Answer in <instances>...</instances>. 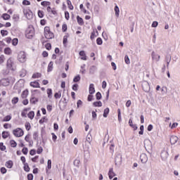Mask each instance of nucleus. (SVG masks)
Instances as JSON below:
<instances>
[{
    "instance_id": "1",
    "label": "nucleus",
    "mask_w": 180,
    "mask_h": 180,
    "mask_svg": "<svg viewBox=\"0 0 180 180\" xmlns=\"http://www.w3.org/2000/svg\"><path fill=\"white\" fill-rule=\"evenodd\" d=\"M34 36V28L33 26H29L25 31V37L27 39H32Z\"/></svg>"
},
{
    "instance_id": "2",
    "label": "nucleus",
    "mask_w": 180,
    "mask_h": 180,
    "mask_svg": "<svg viewBox=\"0 0 180 180\" xmlns=\"http://www.w3.org/2000/svg\"><path fill=\"white\" fill-rule=\"evenodd\" d=\"M18 60L20 63H25L26 61V53L25 51H20L18 56Z\"/></svg>"
},
{
    "instance_id": "3",
    "label": "nucleus",
    "mask_w": 180,
    "mask_h": 180,
    "mask_svg": "<svg viewBox=\"0 0 180 180\" xmlns=\"http://www.w3.org/2000/svg\"><path fill=\"white\" fill-rule=\"evenodd\" d=\"M13 134H14L15 137H22V136L24 134V132L22 129L17 128L13 131Z\"/></svg>"
},
{
    "instance_id": "4",
    "label": "nucleus",
    "mask_w": 180,
    "mask_h": 180,
    "mask_svg": "<svg viewBox=\"0 0 180 180\" xmlns=\"http://www.w3.org/2000/svg\"><path fill=\"white\" fill-rule=\"evenodd\" d=\"M23 13L27 19H32L33 18V13L30 9H24Z\"/></svg>"
},
{
    "instance_id": "5",
    "label": "nucleus",
    "mask_w": 180,
    "mask_h": 180,
    "mask_svg": "<svg viewBox=\"0 0 180 180\" xmlns=\"http://www.w3.org/2000/svg\"><path fill=\"white\" fill-rule=\"evenodd\" d=\"M142 88L144 92H150V84H148V82L143 81L142 82Z\"/></svg>"
},
{
    "instance_id": "6",
    "label": "nucleus",
    "mask_w": 180,
    "mask_h": 180,
    "mask_svg": "<svg viewBox=\"0 0 180 180\" xmlns=\"http://www.w3.org/2000/svg\"><path fill=\"white\" fill-rule=\"evenodd\" d=\"M115 165H117L120 167V165H122V154L118 153L115 157Z\"/></svg>"
},
{
    "instance_id": "7",
    "label": "nucleus",
    "mask_w": 180,
    "mask_h": 180,
    "mask_svg": "<svg viewBox=\"0 0 180 180\" xmlns=\"http://www.w3.org/2000/svg\"><path fill=\"white\" fill-rule=\"evenodd\" d=\"M169 155V154L168 153V150H163L160 154V157L163 161H165V160L168 158Z\"/></svg>"
},
{
    "instance_id": "8",
    "label": "nucleus",
    "mask_w": 180,
    "mask_h": 180,
    "mask_svg": "<svg viewBox=\"0 0 180 180\" xmlns=\"http://www.w3.org/2000/svg\"><path fill=\"white\" fill-rule=\"evenodd\" d=\"M140 160H141V162H142V164H146V162H147V161H148V157L147 156V155L146 153H142L140 155Z\"/></svg>"
},
{
    "instance_id": "9",
    "label": "nucleus",
    "mask_w": 180,
    "mask_h": 180,
    "mask_svg": "<svg viewBox=\"0 0 180 180\" xmlns=\"http://www.w3.org/2000/svg\"><path fill=\"white\" fill-rule=\"evenodd\" d=\"M170 143L172 146H174V144H176L178 142V136L175 135H172L169 138Z\"/></svg>"
},
{
    "instance_id": "10",
    "label": "nucleus",
    "mask_w": 180,
    "mask_h": 180,
    "mask_svg": "<svg viewBox=\"0 0 180 180\" xmlns=\"http://www.w3.org/2000/svg\"><path fill=\"white\" fill-rule=\"evenodd\" d=\"M152 56V60H155V61H160V58H161V56L160 55L155 54V52L153 51L151 53Z\"/></svg>"
},
{
    "instance_id": "11",
    "label": "nucleus",
    "mask_w": 180,
    "mask_h": 180,
    "mask_svg": "<svg viewBox=\"0 0 180 180\" xmlns=\"http://www.w3.org/2000/svg\"><path fill=\"white\" fill-rule=\"evenodd\" d=\"M89 92L90 95H94V94H95V87H94V84H91L89 85Z\"/></svg>"
},
{
    "instance_id": "12",
    "label": "nucleus",
    "mask_w": 180,
    "mask_h": 180,
    "mask_svg": "<svg viewBox=\"0 0 180 180\" xmlns=\"http://www.w3.org/2000/svg\"><path fill=\"white\" fill-rule=\"evenodd\" d=\"M7 67L8 68H11V70H13V60H12V58H9L7 60Z\"/></svg>"
},
{
    "instance_id": "13",
    "label": "nucleus",
    "mask_w": 180,
    "mask_h": 180,
    "mask_svg": "<svg viewBox=\"0 0 180 180\" xmlns=\"http://www.w3.org/2000/svg\"><path fill=\"white\" fill-rule=\"evenodd\" d=\"M116 174L113 172V168H110L108 172V176L110 179H112L113 176H115Z\"/></svg>"
},
{
    "instance_id": "14",
    "label": "nucleus",
    "mask_w": 180,
    "mask_h": 180,
    "mask_svg": "<svg viewBox=\"0 0 180 180\" xmlns=\"http://www.w3.org/2000/svg\"><path fill=\"white\" fill-rule=\"evenodd\" d=\"M30 86H32V88H40V84L38 82H30Z\"/></svg>"
},
{
    "instance_id": "15",
    "label": "nucleus",
    "mask_w": 180,
    "mask_h": 180,
    "mask_svg": "<svg viewBox=\"0 0 180 180\" xmlns=\"http://www.w3.org/2000/svg\"><path fill=\"white\" fill-rule=\"evenodd\" d=\"M46 39H53V37H54V34H53V32H51V31L50 32H48L46 34H44Z\"/></svg>"
},
{
    "instance_id": "16",
    "label": "nucleus",
    "mask_w": 180,
    "mask_h": 180,
    "mask_svg": "<svg viewBox=\"0 0 180 180\" xmlns=\"http://www.w3.org/2000/svg\"><path fill=\"white\" fill-rule=\"evenodd\" d=\"M129 124L131 127H132V129H134V130H137L138 129L137 125L133 124V120H131V119H129Z\"/></svg>"
},
{
    "instance_id": "17",
    "label": "nucleus",
    "mask_w": 180,
    "mask_h": 180,
    "mask_svg": "<svg viewBox=\"0 0 180 180\" xmlns=\"http://www.w3.org/2000/svg\"><path fill=\"white\" fill-rule=\"evenodd\" d=\"M77 23L79 25V26H82L84 25V20L82 18L79 17V15L77 16Z\"/></svg>"
},
{
    "instance_id": "18",
    "label": "nucleus",
    "mask_w": 180,
    "mask_h": 180,
    "mask_svg": "<svg viewBox=\"0 0 180 180\" xmlns=\"http://www.w3.org/2000/svg\"><path fill=\"white\" fill-rule=\"evenodd\" d=\"M6 167L7 168H12L13 167V162L12 160H8L6 162Z\"/></svg>"
},
{
    "instance_id": "19",
    "label": "nucleus",
    "mask_w": 180,
    "mask_h": 180,
    "mask_svg": "<svg viewBox=\"0 0 180 180\" xmlns=\"http://www.w3.org/2000/svg\"><path fill=\"white\" fill-rule=\"evenodd\" d=\"M93 105L96 108H101L102 106V102L101 101H95L93 103Z\"/></svg>"
},
{
    "instance_id": "20",
    "label": "nucleus",
    "mask_w": 180,
    "mask_h": 180,
    "mask_svg": "<svg viewBox=\"0 0 180 180\" xmlns=\"http://www.w3.org/2000/svg\"><path fill=\"white\" fill-rule=\"evenodd\" d=\"M114 11L115 12V16H117V18H119V13L120 12V10L119 9V6H115Z\"/></svg>"
},
{
    "instance_id": "21",
    "label": "nucleus",
    "mask_w": 180,
    "mask_h": 180,
    "mask_svg": "<svg viewBox=\"0 0 180 180\" xmlns=\"http://www.w3.org/2000/svg\"><path fill=\"white\" fill-rule=\"evenodd\" d=\"M2 18L4 20H9V19H11V15L8 13H4Z\"/></svg>"
},
{
    "instance_id": "22",
    "label": "nucleus",
    "mask_w": 180,
    "mask_h": 180,
    "mask_svg": "<svg viewBox=\"0 0 180 180\" xmlns=\"http://www.w3.org/2000/svg\"><path fill=\"white\" fill-rule=\"evenodd\" d=\"M67 5H68L69 9H70V11H72L74 9V6H72L71 1L67 0Z\"/></svg>"
},
{
    "instance_id": "23",
    "label": "nucleus",
    "mask_w": 180,
    "mask_h": 180,
    "mask_svg": "<svg viewBox=\"0 0 180 180\" xmlns=\"http://www.w3.org/2000/svg\"><path fill=\"white\" fill-rule=\"evenodd\" d=\"M29 119H31V120H33L34 117V111H30L27 115Z\"/></svg>"
},
{
    "instance_id": "24",
    "label": "nucleus",
    "mask_w": 180,
    "mask_h": 180,
    "mask_svg": "<svg viewBox=\"0 0 180 180\" xmlns=\"http://www.w3.org/2000/svg\"><path fill=\"white\" fill-rule=\"evenodd\" d=\"M47 94H48V98L51 99L53 96V90L51 89H47Z\"/></svg>"
},
{
    "instance_id": "25",
    "label": "nucleus",
    "mask_w": 180,
    "mask_h": 180,
    "mask_svg": "<svg viewBox=\"0 0 180 180\" xmlns=\"http://www.w3.org/2000/svg\"><path fill=\"white\" fill-rule=\"evenodd\" d=\"M86 140L87 141V143H89V144H91V141H92V135H91L90 134H89L86 136Z\"/></svg>"
},
{
    "instance_id": "26",
    "label": "nucleus",
    "mask_w": 180,
    "mask_h": 180,
    "mask_svg": "<svg viewBox=\"0 0 180 180\" xmlns=\"http://www.w3.org/2000/svg\"><path fill=\"white\" fill-rule=\"evenodd\" d=\"M37 102H39V99L34 97H32L30 98V103H32L33 105H35Z\"/></svg>"
},
{
    "instance_id": "27",
    "label": "nucleus",
    "mask_w": 180,
    "mask_h": 180,
    "mask_svg": "<svg viewBox=\"0 0 180 180\" xmlns=\"http://www.w3.org/2000/svg\"><path fill=\"white\" fill-rule=\"evenodd\" d=\"M18 102H19V98H18V97H14L11 100V103L13 105H16V103H18Z\"/></svg>"
},
{
    "instance_id": "28",
    "label": "nucleus",
    "mask_w": 180,
    "mask_h": 180,
    "mask_svg": "<svg viewBox=\"0 0 180 180\" xmlns=\"http://www.w3.org/2000/svg\"><path fill=\"white\" fill-rule=\"evenodd\" d=\"M11 119H12V116L6 115V117H4L2 122H9Z\"/></svg>"
},
{
    "instance_id": "29",
    "label": "nucleus",
    "mask_w": 180,
    "mask_h": 180,
    "mask_svg": "<svg viewBox=\"0 0 180 180\" xmlns=\"http://www.w3.org/2000/svg\"><path fill=\"white\" fill-rule=\"evenodd\" d=\"M23 165H24V171H25L26 172H29V171H30V167H29V164L25 163Z\"/></svg>"
},
{
    "instance_id": "30",
    "label": "nucleus",
    "mask_w": 180,
    "mask_h": 180,
    "mask_svg": "<svg viewBox=\"0 0 180 180\" xmlns=\"http://www.w3.org/2000/svg\"><path fill=\"white\" fill-rule=\"evenodd\" d=\"M80 80H81V76L78 75L74 77L73 82H79Z\"/></svg>"
},
{
    "instance_id": "31",
    "label": "nucleus",
    "mask_w": 180,
    "mask_h": 180,
    "mask_svg": "<svg viewBox=\"0 0 180 180\" xmlns=\"http://www.w3.org/2000/svg\"><path fill=\"white\" fill-rule=\"evenodd\" d=\"M2 137L3 139H8V137H9V133L8 131H4L2 132Z\"/></svg>"
},
{
    "instance_id": "32",
    "label": "nucleus",
    "mask_w": 180,
    "mask_h": 180,
    "mask_svg": "<svg viewBox=\"0 0 180 180\" xmlns=\"http://www.w3.org/2000/svg\"><path fill=\"white\" fill-rule=\"evenodd\" d=\"M108 115H109V108H106L104 110V112H103V117H108Z\"/></svg>"
},
{
    "instance_id": "33",
    "label": "nucleus",
    "mask_w": 180,
    "mask_h": 180,
    "mask_svg": "<svg viewBox=\"0 0 180 180\" xmlns=\"http://www.w3.org/2000/svg\"><path fill=\"white\" fill-rule=\"evenodd\" d=\"M10 144H11V146L13 147V148H15V147L18 146V143H16V141L13 140L10 141Z\"/></svg>"
},
{
    "instance_id": "34",
    "label": "nucleus",
    "mask_w": 180,
    "mask_h": 180,
    "mask_svg": "<svg viewBox=\"0 0 180 180\" xmlns=\"http://www.w3.org/2000/svg\"><path fill=\"white\" fill-rule=\"evenodd\" d=\"M96 98L97 101H101V99H102V94H101V92L98 91L96 93Z\"/></svg>"
},
{
    "instance_id": "35",
    "label": "nucleus",
    "mask_w": 180,
    "mask_h": 180,
    "mask_svg": "<svg viewBox=\"0 0 180 180\" xmlns=\"http://www.w3.org/2000/svg\"><path fill=\"white\" fill-rule=\"evenodd\" d=\"M139 134H140L141 136H143V134H144V125H141Z\"/></svg>"
},
{
    "instance_id": "36",
    "label": "nucleus",
    "mask_w": 180,
    "mask_h": 180,
    "mask_svg": "<svg viewBox=\"0 0 180 180\" xmlns=\"http://www.w3.org/2000/svg\"><path fill=\"white\" fill-rule=\"evenodd\" d=\"M95 71H96V66H94V65L91 66L89 70L90 74H94V72H95Z\"/></svg>"
},
{
    "instance_id": "37",
    "label": "nucleus",
    "mask_w": 180,
    "mask_h": 180,
    "mask_svg": "<svg viewBox=\"0 0 180 180\" xmlns=\"http://www.w3.org/2000/svg\"><path fill=\"white\" fill-rule=\"evenodd\" d=\"M96 43L98 46H102V44L103 43V41H102V38L101 37L97 38Z\"/></svg>"
},
{
    "instance_id": "38",
    "label": "nucleus",
    "mask_w": 180,
    "mask_h": 180,
    "mask_svg": "<svg viewBox=\"0 0 180 180\" xmlns=\"http://www.w3.org/2000/svg\"><path fill=\"white\" fill-rule=\"evenodd\" d=\"M50 71H53V62H50L48 65V72H50Z\"/></svg>"
},
{
    "instance_id": "39",
    "label": "nucleus",
    "mask_w": 180,
    "mask_h": 180,
    "mask_svg": "<svg viewBox=\"0 0 180 180\" xmlns=\"http://www.w3.org/2000/svg\"><path fill=\"white\" fill-rule=\"evenodd\" d=\"M1 82L4 86H8V85H9V81H8V79H3L1 80Z\"/></svg>"
},
{
    "instance_id": "40",
    "label": "nucleus",
    "mask_w": 180,
    "mask_h": 180,
    "mask_svg": "<svg viewBox=\"0 0 180 180\" xmlns=\"http://www.w3.org/2000/svg\"><path fill=\"white\" fill-rule=\"evenodd\" d=\"M0 150L1 151H5V150H6V147L4 146V143L2 142L0 143Z\"/></svg>"
},
{
    "instance_id": "41",
    "label": "nucleus",
    "mask_w": 180,
    "mask_h": 180,
    "mask_svg": "<svg viewBox=\"0 0 180 180\" xmlns=\"http://www.w3.org/2000/svg\"><path fill=\"white\" fill-rule=\"evenodd\" d=\"M40 77H41V73L37 72L32 75V78H40Z\"/></svg>"
},
{
    "instance_id": "42",
    "label": "nucleus",
    "mask_w": 180,
    "mask_h": 180,
    "mask_svg": "<svg viewBox=\"0 0 180 180\" xmlns=\"http://www.w3.org/2000/svg\"><path fill=\"white\" fill-rule=\"evenodd\" d=\"M28 94H29V91H27V90L24 91L22 93V98H26Z\"/></svg>"
},
{
    "instance_id": "43",
    "label": "nucleus",
    "mask_w": 180,
    "mask_h": 180,
    "mask_svg": "<svg viewBox=\"0 0 180 180\" xmlns=\"http://www.w3.org/2000/svg\"><path fill=\"white\" fill-rule=\"evenodd\" d=\"M68 43V37L67 35H65L63 37V44L65 45Z\"/></svg>"
},
{
    "instance_id": "44",
    "label": "nucleus",
    "mask_w": 180,
    "mask_h": 180,
    "mask_svg": "<svg viewBox=\"0 0 180 180\" xmlns=\"http://www.w3.org/2000/svg\"><path fill=\"white\" fill-rule=\"evenodd\" d=\"M38 16L39 18H44V13L40 10L38 11Z\"/></svg>"
},
{
    "instance_id": "45",
    "label": "nucleus",
    "mask_w": 180,
    "mask_h": 180,
    "mask_svg": "<svg viewBox=\"0 0 180 180\" xmlns=\"http://www.w3.org/2000/svg\"><path fill=\"white\" fill-rule=\"evenodd\" d=\"M124 61H125L126 64L130 63V58H129V56H127V55L125 56Z\"/></svg>"
},
{
    "instance_id": "46",
    "label": "nucleus",
    "mask_w": 180,
    "mask_h": 180,
    "mask_svg": "<svg viewBox=\"0 0 180 180\" xmlns=\"http://www.w3.org/2000/svg\"><path fill=\"white\" fill-rule=\"evenodd\" d=\"M18 38H14L13 40H12V44L13 46H16L18 44Z\"/></svg>"
},
{
    "instance_id": "47",
    "label": "nucleus",
    "mask_w": 180,
    "mask_h": 180,
    "mask_svg": "<svg viewBox=\"0 0 180 180\" xmlns=\"http://www.w3.org/2000/svg\"><path fill=\"white\" fill-rule=\"evenodd\" d=\"M31 127H32L30 126V122L25 123V129H26V130H27V131H29V130H30Z\"/></svg>"
},
{
    "instance_id": "48",
    "label": "nucleus",
    "mask_w": 180,
    "mask_h": 180,
    "mask_svg": "<svg viewBox=\"0 0 180 180\" xmlns=\"http://www.w3.org/2000/svg\"><path fill=\"white\" fill-rule=\"evenodd\" d=\"M11 48H6L4 49L5 54H11Z\"/></svg>"
},
{
    "instance_id": "49",
    "label": "nucleus",
    "mask_w": 180,
    "mask_h": 180,
    "mask_svg": "<svg viewBox=\"0 0 180 180\" xmlns=\"http://www.w3.org/2000/svg\"><path fill=\"white\" fill-rule=\"evenodd\" d=\"M41 5L42 6H50V2H49V1H42L41 3Z\"/></svg>"
},
{
    "instance_id": "50",
    "label": "nucleus",
    "mask_w": 180,
    "mask_h": 180,
    "mask_svg": "<svg viewBox=\"0 0 180 180\" xmlns=\"http://www.w3.org/2000/svg\"><path fill=\"white\" fill-rule=\"evenodd\" d=\"M1 36H8V31L7 30H1Z\"/></svg>"
},
{
    "instance_id": "51",
    "label": "nucleus",
    "mask_w": 180,
    "mask_h": 180,
    "mask_svg": "<svg viewBox=\"0 0 180 180\" xmlns=\"http://www.w3.org/2000/svg\"><path fill=\"white\" fill-rule=\"evenodd\" d=\"M29 150L27 149V148H23L22 150V153L25 155H27V153H28Z\"/></svg>"
},
{
    "instance_id": "52",
    "label": "nucleus",
    "mask_w": 180,
    "mask_h": 180,
    "mask_svg": "<svg viewBox=\"0 0 180 180\" xmlns=\"http://www.w3.org/2000/svg\"><path fill=\"white\" fill-rule=\"evenodd\" d=\"M54 98L56 99H60V98H61V93H56L54 94Z\"/></svg>"
},
{
    "instance_id": "53",
    "label": "nucleus",
    "mask_w": 180,
    "mask_h": 180,
    "mask_svg": "<svg viewBox=\"0 0 180 180\" xmlns=\"http://www.w3.org/2000/svg\"><path fill=\"white\" fill-rule=\"evenodd\" d=\"M47 168L48 169H51V160H48Z\"/></svg>"
},
{
    "instance_id": "54",
    "label": "nucleus",
    "mask_w": 180,
    "mask_h": 180,
    "mask_svg": "<svg viewBox=\"0 0 180 180\" xmlns=\"http://www.w3.org/2000/svg\"><path fill=\"white\" fill-rule=\"evenodd\" d=\"M65 18L66 20H69L70 19V13L68 11H65Z\"/></svg>"
},
{
    "instance_id": "55",
    "label": "nucleus",
    "mask_w": 180,
    "mask_h": 180,
    "mask_svg": "<svg viewBox=\"0 0 180 180\" xmlns=\"http://www.w3.org/2000/svg\"><path fill=\"white\" fill-rule=\"evenodd\" d=\"M37 137H39V133L37 131L34 132L33 134L34 140H37Z\"/></svg>"
},
{
    "instance_id": "56",
    "label": "nucleus",
    "mask_w": 180,
    "mask_h": 180,
    "mask_svg": "<svg viewBox=\"0 0 180 180\" xmlns=\"http://www.w3.org/2000/svg\"><path fill=\"white\" fill-rule=\"evenodd\" d=\"M62 32H67V24H63L62 25Z\"/></svg>"
},
{
    "instance_id": "57",
    "label": "nucleus",
    "mask_w": 180,
    "mask_h": 180,
    "mask_svg": "<svg viewBox=\"0 0 180 180\" xmlns=\"http://www.w3.org/2000/svg\"><path fill=\"white\" fill-rule=\"evenodd\" d=\"M4 61H5V56H4V55H1L0 56V64H4Z\"/></svg>"
},
{
    "instance_id": "58",
    "label": "nucleus",
    "mask_w": 180,
    "mask_h": 180,
    "mask_svg": "<svg viewBox=\"0 0 180 180\" xmlns=\"http://www.w3.org/2000/svg\"><path fill=\"white\" fill-rule=\"evenodd\" d=\"M45 47H46V50H51V44L47 43V44L45 45Z\"/></svg>"
},
{
    "instance_id": "59",
    "label": "nucleus",
    "mask_w": 180,
    "mask_h": 180,
    "mask_svg": "<svg viewBox=\"0 0 180 180\" xmlns=\"http://www.w3.org/2000/svg\"><path fill=\"white\" fill-rule=\"evenodd\" d=\"M50 27H45L44 28V34H46L47 33H50Z\"/></svg>"
},
{
    "instance_id": "60",
    "label": "nucleus",
    "mask_w": 180,
    "mask_h": 180,
    "mask_svg": "<svg viewBox=\"0 0 180 180\" xmlns=\"http://www.w3.org/2000/svg\"><path fill=\"white\" fill-rule=\"evenodd\" d=\"M37 154H41V153H43V148L41 146L38 148V149L37 150Z\"/></svg>"
},
{
    "instance_id": "61",
    "label": "nucleus",
    "mask_w": 180,
    "mask_h": 180,
    "mask_svg": "<svg viewBox=\"0 0 180 180\" xmlns=\"http://www.w3.org/2000/svg\"><path fill=\"white\" fill-rule=\"evenodd\" d=\"M0 172H1V174H6V172H7L6 168H5V167H1V168L0 169Z\"/></svg>"
},
{
    "instance_id": "62",
    "label": "nucleus",
    "mask_w": 180,
    "mask_h": 180,
    "mask_svg": "<svg viewBox=\"0 0 180 180\" xmlns=\"http://www.w3.org/2000/svg\"><path fill=\"white\" fill-rule=\"evenodd\" d=\"M72 90L73 91H78V84H75L72 85Z\"/></svg>"
},
{
    "instance_id": "63",
    "label": "nucleus",
    "mask_w": 180,
    "mask_h": 180,
    "mask_svg": "<svg viewBox=\"0 0 180 180\" xmlns=\"http://www.w3.org/2000/svg\"><path fill=\"white\" fill-rule=\"evenodd\" d=\"M22 73L20 74V77H21V78H23V77H26V70H22Z\"/></svg>"
},
{
    "instance_id": "64",
    "label": "nucleus",
    "mask_w": 180,
    "mask_h": 180,
    "mask_svg": "<svg viewBox=\"0 0 180 180\" xmlns=\"http://www.w3.org/2000/svg\"><path fill=\"white\" fill-rule=\"evenodd\" d=\"M27 179L28 180H33V175L32 174H29L27 175Z\"/></svg>"
}]
</instances>
